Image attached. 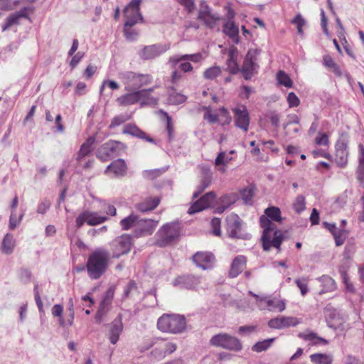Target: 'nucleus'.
I'll use <instances>...</instances> for the list:
<instances>
[{
	"label": "nucleus",
	"mask_w": 364,
	"mask_h": 364,
	"mask_svg": "<svg viewBox=\"0 0 364 364\" xmlns=\"http://www.w3.org/2000/svg\"><path fill=\"white\" fill-rule=\"evenodd\" d=\"M261 301L264 302L267 309L270 311L281 312L285 309V303L281 300L264 298Z\"/></svg>",
	"instance_id": "c756f323"
},
{
	"label": "nucleus",
	"mask_w": 364,
	"mask_h": 364,
	"mask_svg": "<svg viewBox=\"0 0 364 364\" xmlns=\"http://www.w3.org/2000/svg\"><path fill=\"white\" fill-rule=\"evenodd\" d=\"M247 258L243 255L236 257L232 263L229 275L234 278L237 277L246 267Z\"/></svg>",
	"instance_id": "a878e982"
},
{
	"label": "nucleus",
	"mask_w": 364,
	"mask_h": 364,
	"mask_svg": "<svg viewBox=\"0 0 364 364\" xmlns=\"http://www.w3.org/2000/svg\"><path fill=\"white\" fill-rule=\"evenodd\" d=\"M308 279L306 278H301V279H296L295 280V284L299 287V289L301 291V294L302 296H304L308 292Z\"/></svg>",
	"instance_id": "13d9d810"
},
{
	"label": "nucleus",
	"mask_w": 364,
	"mask_h": 364,
	"mask_svg": "<svg viewBox=\"0 0 364 364\" xmlns=\"http://www.w3.org/2000/svg\"><path fill=\"white\" fill-rule=\"evenodd\" d=\"M287 101L288 102L289 107H297L300 105V100L296 96V95L291 92L288 94L287 97Z\"/></svg>",
	"instance_id": "052dcab7"
},
{
	"label": "nucleus",
	"mask_w": 364,
	"mask_h": 364,
	"mask_svg": "<svg viewBox=\"0 0 364 364\" xmlns=\"http://www.w3.org/2000/svg\"><path fill=\"white\" fill-rule=\"evenodd\" d=\"M277 80L278 84L285 87L291 88L293 86V81L289 75L284 70H279L277 73Z\"/></svg>",
	"instance_id": "e433bc0d"
},
{
	"label": "nucleus",
	"mask_w": 364,
	"mask_h": 364,
	"mask_svg": "<svg viewBox=\"0 0 364 364\" xmlns=\"http://www.w3.org/2000/svg\"><path fill=\"white\" fill-rule=\"evenodd\" d=\"M235 126L246 133L249 131L250 124V116L247 107L244 105H238L232 108Z\"/></svg>",
	"instance_id": "6e6552de"
},
{
	"label": "nucleus",
	"mask_w": 364,
	"mask_h": 364,
	"mask_svg": "<svg viewBox=\"0 0 364 364\" xmlns=\"http://www.w3.org/2000/svg\"><path fill=\"white\" fill-rule=\"evenodd\" d=\"M180 279L188 289H194L200 283L198 278L192 276L181 277Z\"/></svg>",
	"instance_id": "a18cd8bd"
},
{
	"label": "nucleus",
	"mask_w": 364,
	"mask_h": 364,
	"mask_svg": "<svg viewBox=\"0 0 364 364\" xmlns=\"http://www.w3.org/2000/svg\"><path fill=\"white\" fill-rule=\"evenodd\" d=\"M193 262L203 269L212 267L215 262L213 253L208 252H198L193 256Z\"/></svg>",
	"instance_id": "a211bd4d"
},
{
	"label": "nucleus",
	"mask_w": 364,
	"mask_h": 364,
	"mask_svg": "<svg viewBox=\"0 0 364 364\" xmlns=\"http://www.w3.org/2000/svg\"><path fill=\"white\" fill-rule=\"evenodd\" d=\"M122 133L124 134H129L133 136H136L139 139H142L146 140L148 142L155 144V140L147 135L144 132L140 129L136 124H126L122 130Z\"/></svg>",
	"instance_id": "412c9836"
},
{
	"label": "nucleus",
	"mask_w": 364,
	"mask_h": 364,
	"mask_svg": "<svg viewBox=\"0 0 364 364\" xmlns=\"http://www.w3.org/2000/svg\"><path fill=\"white\" fill-rule=\"evenodd\" d=\"M180 225L177 223L164 225L156 234V245L164 247L171 245L180 236Z\"/></svg>",
	"instance_id": "20e7f679"
},
{
	"label": "nucleus",
	"mask_w": 364,
	"mask_h": 364,
	"mask_svg": "<svg viewBox=\"0 0 364 364\" xmlns=\"http://www.w3.org/2000/svg\"><path fill=\"white\" fill-rule=\"evenodd\" d=\"M228 58L227 59V66L229 72L232 74H236L240 71L237 63L238 50L232 46L228 52Z\"/></svg>",
	"instance_id": "393cba45"
},
{
	"label": "nucleus",
	"mask_w": 364,
	"mask_h": 364,
	"mask_svg": "<svg viewBox=\"0 0 364 364\" xmlns=\"http://www.w3.org/2000/svg\"><path fill=\"white\" fill-rule=\"evenodd\" d=\"M310 359L314 364H331L333 358L331 355L315 353L310 355Z\"/></svg>",
	"instance_id": "c9c22d12"
},
{
	"label": "nucleus",
	"mask_w": 364,
	"mask_h": 364,
	"mask_svg": "<svg viewBox=\"0 0 364 364\" xmlns=\"http://www.w3.org/2000/svg\"><path fill=\"white\" fill-rule=\"evenodd\" d=\"M187 100V97L181 93L176 91L171 92L167 99L169 105H178L184 103Z\"/></svg>",
	"instance_id": "4c0bfd02"
},
{
	"label": "nucleus",
	"mask_w": 364,
	"mask_h": 364,
	"mask_svg": "<svg viewBox=\"0 0 364 364\" xmlns=\"http://www.w3.org/2000/svg\"><path fill=\"white\" fill-rule=\"evenodd\" d=\"M96 139L95 136H89L85 141L80 146L79 151L77 153L76 161L80 162L86 156H89L94 149V144Z\"/></svg>",
	"instance_id": "5701e85b"
},
{
	"label": "nucleus",
	"mask_w": 364,
	"mask_h": 364,
	"mask_svg": "<svg viewBox=\"0 0 364 364\" xmlns=\"http://www.w3.org/2000/svg\"><path fill=\"white\" fill-rule=\"evenodd\" d=\"M211 232L213 235L220 237L222 235L221 232V220L218 218H213L210 222Z\"/></svg>",
	"instance_id": "09e8293b"
},
{
	"label": "nucleus",
	"mask_w": 364,
	"mask_h": 364,
	"mask_svg": "<svg viewBox=\"0 0 364 364\" xmlns=\"http://www.w3.org/2000/svg\"><path fill=\"white\" fill-rule=\"evenodd\" d=\"M293 208L295 212L300 213L306 208V199L302 195L296 196L294 202L293 203Z\"/></svg>",
	"instance_id": "49530a36"
},
{
	"label": "nucleus",
	"mask_w": 364,
	"mask_h": 364,
	"mask_svg": "<svg viewBox=\"0 0 364 364\" xmlns=\"http://www.w3.org/2000/svg\"><path fill=\"white\" fill-rule=\"evenodd\" d=\"M141 0H132L124 10L126 18L125 26L132 27L139 21L143 22V17L140 13Z\"/></svg>",
	"instance_id": "1a4fd4ad"
},
{
	"label": "nucleus",
	"mask_w": 364,
	"mask_h": 364,
	"mask_svg": "<svg viewBox=\"0 0 364 364\" xmlns=\"http://www.w3.org/2000/svg\"><path fill=\"white\" fill-rule=\"evenodd\" d=\"M323 64L329 70L332 71L336 75L341 76L342 72L338 65L333 60V58L326 54L323 56Z\"/></svg>",
	"instance_id": "7c9ffc66"
},
{
	"label": "nucleus",
	"mask_w": 364,
	"mask_h": 364,
	"mask_svg": "<svg viewBox=\"0 0 364 364\" xmlns=\"http://www.w3.org/2000/svg\"><path fill=\"white\" fill-rule=\"evenodd\" d=\"M127 171V166L124 159H118L112 161L105 169L107 174L112 173L114 176H124Z\"/></svg>",
	"instance_id": "aec40b11"
},
{
	"label": "nucleus",
	"mask_w": 364,
	"mask_h": 364,
	"mask_svg": "<svg viewBox=\"0 0 364 364\" xmlns=\"http://www.w3.org/2000/svg\"><path fill=\"white\" fill-rule=\"evenodd\" d=\"M159 53L160 52L159 48L155 45H152L149 46H146L143 49L141 52V57L144 59H151L158 56Z\"/></svg>",
	"instance_id": "ea45409f"
},
{
	"label": "nucleus",
	"mask_w": 364,
	"mask_h": 364,
	"mask_svg": "<svg viewBox=\"0 0 364 364\" xmlns=\"http://www.w3.org/2000/svg\"><path fill=\"white\" fill-rule=\"evenodd\" d=\"M182 58H184L186 60L197 63L203 61L204 60V56L200 53H196L193 54L183 55Z\"/></svg>",
	"instance_id": "4d7b16f0"
},
{
	"label": "nucleus",
	"mask_w": 364,
	"mask_h": 364,
	"mask_svg": "<svg viewBox=\"0 0 364 364\" xmlns=\"http://www.w3.org/2000/svg\"><path fill=\"white\" fill-rule=\"evenodd\" d=\"M28 8H23L19 11L10 14L5 20L4 24H2V31H6L11 26L14 25H18L20 23V19L22 18H28Z\"/></svg>",
	"instance_id": "6ab92c4d"
},
{
	"label": "nucleus",
	"mask_w": 364,
	"mask_h": 364,
	"mask_svg": "<svg viewBox=\"0 0 364 364\" xmlns=\"http://www.w3.org/2000/svg\"><path fill=\"white\" fill-rule=\"evenodd\" d=\"M291 23L296 26L298 33L299 35H303L304 32L302 27L305 25V21L301 14L296 15L295 18L291 21Z\"/></svg>",
	"instance_id": "bf43d9fd"
},
{
	"label": "nucleus",
	"mask_w": 364,
	"mask_h": 364,
	"mask_svg": "<svg viewBox=\"0 0 364 364\" xmlns=\"http://www.w3.org/2000/svg\"><path fill=\"white\" fill-rule=\"evenodd\" d=\"M128 93L121 95L117 99L120 106H129L139 103L138 90L128 91Z\"/></svg>",
	"instance_id": "c85d7f7f"
},
{
	"label": "nucleus",
	"mask_w": 364,
	"mask_h": 364,
	"mask_svg": "<svg viewBox=\"0 0 364 364\" xmlns=\"http://www.w3.org/2000/svg\"><path fill=\"white\" fill-rule=\"evenodd\" d=\"M124 85V90H141L143 87L150 85L154 80L151 74H143L133 71H126L120 75Z\"/></svg>",
	"instance_id": "7ed1b4c3"
},
{
	"label": "nucleus",
	"mask_w": 364,
	"mask_h": 364,
	"mask_svg": "<svg viewBox=\"0 0 364 364\" xmlns=\"http://www.w3.org/2000/svg\"><path fill=\"white\" fill-rule=\"evenodd\" d=\"M227 17L228 20L223 25V31L235 43L237 44L239 43V28L233 21V18H235V12L232 9H229Z\"/></svg>",
	"instance_id": "4468645a"
},
{
	"label": "nucleus",
	"mask_w": 364,
	"mask_h": 364,
	"mask_svg": "<svg viewBox=\"0 0 364 364\" xmlns=\"http://www.w3.org/2000/svg\"><path fill=\"white\" fill-rule=\"evenodd\" d=\"M274 340V338H269L259 341L252 347V350L257 353L264 351L270 347Z\"/></svg>",
	"instance_id": "37998d69"
},
{
	"label": "nucleus",
	"mask_w": 364,
	"mask_h": 364,
	"mask_svg": "<svg viewBox=\"0 0 364 364\" xmlns=\"http://www.w3.org/2000/svg\"><path fill=\"white\" fill-rule=\"evenodd\" d=\"M23 217V213H21L18 217L16 216V212L11 211L10 218H9V228L11 230H14L17 225H19L22 218Z\"/></svg>",
	"instance_id": "864d4df0"
},
{
	"label": "nucleus",
	"mask_w": 364,
	"mask_h": 364,
	"mask_svg": "<svg viewBox=\"0 0 364 364\" xmlns=\"http://www.w3.org/2000/svg\"><path fill=\"white\" fill-rule=\"evenodd\" d=\"M161 197H149L136 204V209L141 213L149 212L154 210L161 203Z\"/></svg>",
	"instance_id": "4be33fe9"
},
{
	"label": "nucleus",
	"mask_w": 364,
	"mask_h": 364,
	"mask_svg": "<svg viewBox=\"0 0 364 364\" xmlns=\"http://www.w3.org/2000/svg\"><path fill=\"white\" fill-rule=\"evenodd\" d=\"M13 9L11 0H0V16L3 12Z\"/></svg>",
	"instance_id": "774afa93"
},
{
	"label": "nucleus",
	"mask_w": 364,
	"mask_h": 364,
	"mask_svg": "<svg viewBox=\"0 0 364 364\" xmlns=\"http://www.w3.org/2000/svg\"><path fill=\"white\" fill-rule=\"evenodd\" d=\"M339 272L341 274L343 282L345 284L347 290L350 292H354L355 289L353 284L351 283L350 278L348 275L347 270L343 268H341L340 269Z\"/></svg>",
	"instance_id": "8fccbe9b"
},
{
	"label": "nucleus",
	"mask_w": 364,
	"mask_h": 364,
	"mask_svg": "<svg viewBox=\"0 0 364 364\" xmlns=\"http://www.w3.org/2000/svg\"><path fill=\"white\" fill-rule=\"evenodd\" d=\"M137 291L138 288L136 282L134 281H130L124 288V297L128 298L132 294L137 293Z\"/></svg>",
	"instance_id": "5fc2aeb1"
},
{
	"label": "nucleus",
	"mask_w": 364,
	"mask_h": 364,
	"mask_svg": "<svg viewBox=\"0 0 364 364\" xmlns=\"http://www.w3.org/2000/svg\"><path fill=\"white\" fill-rule=\"evenodd\" d=\"M186 320H158V328L163 332L177 333L186 328Z\"/></svg>",
	"instance_id": "dca6fc26"
},
{
	"label": "nucleus",
	"mask_w": 364,
	"mask_h": 364,
	"mask_svg": "<svg viewBox=\"0 0 364 364\" xmlns=\"http://www.w3.org/2000/svg\"><path fill=\"white\" fill-rule=\"evenodd\" d=\"M299 336L305 341H309V345H311V346L327 345L328 343L327 340L317 336L316 334L314 333H301L299 334Z\"/></svg>",
	"instance_id": "2f4dec72"
},
{
	"label": "nucleus",
	"mask_w": 364,
	"mask_h": 364,
	"mask_svg": "<svg viewBox=\"0 0 364 364\" xmlns=\"http://www.w3.org/2000/svg\"><path fill=\"white\" fill-rule=\"evenodd\" d=\"M15 242L13 235L7 233L2 242V250L6 254H11L14 248Z\"/></svg>",
	"instance_id": "58836bf2"
},
{
	"label": "nucleus",
	"mask_w": 364,
	"mask_h": 364,
	"mask_svg": "<svg viewBox=\"0 0 364 364\" xmlns=\"http://www.w3.org/2000/svg\"><path fill=\"white\" fill-rule=\"evenodd\" d=\"M297 323L293 320H269L268 326L271 328L282 329L289 326H295Z\"/></svg>",
	"instance_id": "72a5a7b5"
},
{
	"label": "nucleus",
	"mask_w": 364,
	"mask_h": 364,
	"mask_svg": "<svg viewBox=\"0 0 364 364\" xmlns=\"http://www.w3.org/2000/svg\"><path fill=\"white\" fill-rule=\"evenodd\" d=\"M262 233L260 238L262 247L264 251H269L272 248L281 251V245L284 240L283 231L279 230L274 223H270L264 217L261 220Z\"/></svg>",
	"instance_id": "f257e3e1"
},
{
	"label": "nucleus",
	"mask_w": 364,
	"mask_h": 364,
	"mask_svg": "<svg viewBox=\"0 0 364 364\" xmlns=\"http://www.w3.org/2000/svg\"><path fill=\"white\" fill-rule=\"evenodd\" d=\"M211 183V176L210 174L205 175L201 179L200 185L198 186V191L193 193V198H196L199 195L207 188Z\"/></svg>",
	"instance_id": "79ce46f5"
},
{
	"label": "nucleus",
	"mask_w": 364,
	"mask_h": 364,
	"mask_svg": "<svg viewBox=\"0 0 364 364\" xmlns=\"http://www.w3.org/2000/svg\"><path fill=\"white\" fill-rule=\"evenodd\" d=\"M222 73L219 66H213L206 69L203 73V77L207 80H214Z\"/></svg>",
	"instance_id": "c03bdc74"
},
{
	"label": "nucleus",
	"mask_w": 364,
	"mask_h": 364,
	"mask_svg": "<svg viewBox=\"0 0 364 364\" xmlns=\"http://www.w3.org/2000/svg\"><path fill=\"white\" fill-rule=\"evenodd\" d=\"M139 221V217L136 215L131 214L128 217L122 219L120 221V225L124 230H127L132 228L137 227V223Z\"/></svg>",
	"instance_id": "f704fd0d"
},
{
	"label": "nucleus",
	"mask_w": 364,
	"mask_h": 364,
	"mask_svg": "<svg viewBox=\"0 0 364 364\" xmlns=\"http://www.w3.org/2000/svg\"><path fill=\"white\" fill-rule=\"evenodd\" d=\"M151 355L157 360H161L166 357L165 351L161 344L151 351Z\"/></svg>",
	"instance_id": "69168bd1"
},
{
	"label": "nucleus",
	"mask_w": 364,
	"mask_h": 364,
	"mask_svg": "<svg viewBox=\"0 0 364 364\" xmlns=\"http://www.w3.org/2000/svg\"><path fill=\"white\" fill-rule=\"evenodd\" d=\"M315 143L317 145L328 146L329 139L328 136L325 133L319 132L315 138Z\"/></svg>",
	"instance_id": "e2e57ef3"
},
{
	"label": "nucleus",
	"mask_w": 364,
	"mask_h": 364,
	"mask_svg": "<svg viewBox=\"0 0 364 364\" xmlns=\"http://www.w3.org/2000/svg\"><path fill=\"white\" fill-rule=\"evenodd\" d=\"M358 179L361 183H364V146L362 144L358 145Z\"/></svg>",
	"instance_id": "473e14b6"
},
{
	"label": "nucleus",
	"mask_w": 364,
	"mask_h": 364,
	"mask_svg": "<svg viewBox=\"0 0 364 364\" xmlns=\"http://www.w3.org/2000/svg\"><path fill=\"white\" fill-rule=\"evenodd\" d=\"M158 224L159 220H154L152 219H139L137 227L134 230V234L136 237L150 235L154 232Z\"/></svg>",
	"instance_id": "f3484780"
},
{
	"label": "nucleus",
	"mask_w": 364,
	"mask_h": 364,
	"mask_svg": "<svg viewBox=\"0 0 364 364\" xmlns=\"http://www.w3.org/2000/svg\"><path fill=\"white\" fill-rule=\"evenodd\" d=\"M108 338L112 344H116L119 338V336L123 331V324L121 320H114L108 325Z\"/></svg>",
	"instance_id": "b1692460"
},
{
	"label": "nucleus",
	"mask_w": 364,
	"mask_h": 364,
	"mask_svg": "<svg viewBox=\"0 0 364 364\" xmlns=\"http://www.w3.org/2000/svg\"><path fill=\"white\" fill-rule=\"evenodd\" d=\"M129 119V117H128L127 115L119 114V115L115 116L112 119V120L109 126V128L113 129L116 127H119L121 124L126 122L127 121H128Z\"/></svg>",
	"instance_id": "603ef678"
},
{
	"label": "nucleus",
	"mask_w": 364,
	"mask_h": 364,
	"mask_svg": "<svg viewBox=\"0 0 364 364\" xmlns=\"http://www.w3.org/2000/svg\"><path fill=\"white\" fill-rule=\"evenodd\" d=\"M204 119L210 124L219 122L218 114L213 113L210 107L205 108Z\"/></svg>",
	"instance_id": "6e6d98bb"
},
{
	"label": "nucleus",
	"mask_w": 364,
	"mask_h": 364,
	"mask_svg": "<svg viewBox=\"0 0 364 364\" xmlns=\"http://www.w3.org/2000/svg\"><path fill=\"white\" fill-rule=\"evenodd\" d=\"M178 4L185 7L188 13H191L195 9V0H176Z\"/></svg>",
	"instance_id": "0e129e2a"
},
{
	"label": "nucleus",
	"mask_w": 364,
	"mask_h": 364,
	"mask_svg": "<svg viewBox=\"0 0 364 364\" xmlns=\"http://www.w3.org/2000/svg\"><path fill=\"white\" fill-rule=\"evenodd\" d=\"M107 220L108 218L107 216L100 215L97 212L85 210L77 217L75 223L76 227L80 228L85 223L90 226H95L102 224Z\"/></svg>",
	"instance_id": "9b49d317"
},
{
	"label": "nucleus",
	"mask_w": 364,
	"mask_h": 364,
	"mask_svg": "<svg viewBox=\"0 0 364 364\" xmlns=\"http://www.w3.org/2000/svg\"><path fill=\"white\" fill-rule=\"evenodd\" d=\"M263 217L266 218L270 223H274V222L281 223L282 222L281 210L278 207L270 206L264 210V215H261L259 218L260 225L261 220Z\"/></svg>",
	"instance_id": "bb28decb"
},
{
	"label": "nucleus",
	"mask_w": 364,
	"mask_h": 364,
	"mask_svg": "<svg viewBox=\"0 0 364 364\" xmlns=\"http://www.w3.org/2000/svg\"><path fill=\"white\" fill-rule=\"evenodd\" d=\"M139 103L141 106H155L158 104L159 97L149 95L148 90H138Z\"/></svg>",
	"instance_id": "cd10ccee"
},
{
	"label": "nucleus",
	"mask_w": 364,
	"mask_h": 364,
	"mask_svg": "<svg viewBox=\"0 0 364 364\" xmlns=\"http://www.w3.org/2000/svg\"><path fill=\"white\" fill-rule=\"evenodd\" d=\"M210 343L213 346L236 352L242 349L240 341L228 333H219L213 336L210 340Z\"/></svg>",
	"instance_id": "0eeeda50"
},
{
	"label": "nucleus",
	"mask_w": 364,
	"mask_h": 364,
	"mask_svg": "<svg viewBox=\"0 0 364 364\" xmlns=\"http://www.w3.org/2000/svg\"><path fill=\"white\" fill-rule=\"evenodd\" d=\"M259 53L258 49L248 50L241 68V73L245 80H250L253 75L255 70L258 67L256 63Z\"/></svg>",
	"instance_id": "9d476101"
},
{
	"label": "nucleus",
	"mask_w": 364,
	"mask_h": 364,
	"mask_svg": "<svg viewBox=\"0 0 364 364\" xmlns=\"http://www.w3.org/2000/svg\"><path fill=\"white\" fill-rule=\"evenodd\" d=\"M124 33L126 38L129 41H134L137 36V32L132 29V27L126 26L124 27Z\"/></svg>",
	"instance_id": "338daca9"
},
{
	"label": "nucleus",
	"mask_w": 364,
	"mask_h": 364,
	"mask_svg": "<svg viewBox=\"0 0 364 364\" xmlns=\"http://www.w3.org/2000/svg\"><path fill=\"white\" fill-rule=\"evenodd\" d=\"M219 122L222 125H228L230 123L232 118L230 115L228 110L223 107L219 109Z\"/></svg>",
	"instance_id": "de8ad7c7"
},
{
	"label": "nucleus",
	"mask_w": 364,
	"mask_h": 364,
	"mask_svg": "<svg viewBox=\"0 0 364 364\" xmlns=\"http://www.w3.org/2000/svg\"><path fill=\"white\" fill-rule=\"evenodd\" d=\"M133 238L130 235L122 234L112 240L109 245L112 258H119L127 255L133 247Z\"/></svg>",
	"instance_id": "39448f33"
},
{
	"label": "nucleus",
	"mask_w": 364,
	"mask_h": 364,
	"mask_svg": "<svg viewBox=\"0 0 364 364\" xmlns=\"http://www.w3.org/2000/svg\"><path fill=\"white\" fill-rule=\"evenodd\" d=\"M197 18L202 21L204 25L210 29L215 28L218 21L220 20V16L212 13L210 6L206 4L201 6L198 11Z\"/></svg>",
	"instance_id": "ddd939ff"
},
{
	"label": "nucleus",
	"mask_w": 364,
	"mask_h": 364,
	"mask_svg": "<svg viewBox=\"0 0 364 364\" xmlns=\"http://www.w3.org/2000/svg\"><path fill=\"white\" fill-rule=\"evenodd\" d=\"M110 253L102 247L96 248L89 255L86 264L88 276L97 279L106 272L109 267Z\"/></svg>",
	"instance_id": "f03ea898"
},
{
	"label": "nucleus",
	"mask_w": 364,
	"mask_h": 364,
	"mask_svg": "<svg viewBox=\"0 0 364 364\" xmlns=\"http://www.w3.org/2000/svg\"><path fill=\"white\" fill-rule=\"evenodd\" d=\"M127 145L121 141L109 140L101 145L97 152V157L105 162L112 157L119 156L127 149Z\"/></svg>",
	"instance_id": "423d86ee"
},
{
	"label": "nucleus",
	"mask_w": 364,
	"mask_h": 364,
	"mask_svg": "<svg viewBox=\"0 0 364 364\" xmlns=\"http://www.w3.org/2000/svg\"><path fill=\"white\" fill-rule=\"evenodd\" d=\"M159 113L163 114L166 119V130L168 132V138H169V139H172L173 135V131H174L173 124L172 123V119L166 112H165L162 109H160Z\"/></svg>",
	"instance_id": "3c124183"
},
{
	"label": "nucleus",
	"mask_w": 364,
	"mask_h": 364,
	"mask_svg": "<svg viewBox=\"0 0 364 364\" xmlns=\"http://www.w3.org/2000/svg\"><path fill=\"white\" fill-rule=\"evenodd\" d=\"M18 277L22 282L26 284L31 281V272L28 269L21 268L18 272Z\"/></svg>",
	"instance_id": "680f3d73"
},
{
	"label": "nucleus",
	"mask_w": 364,
	"mask_h": 364,
	"mask_svg": "<svg viewBox=\"0 0 364 364\" xmlns=\"http://www.w3.org/2000/svg\"><path fill=\"white\" fill-rule=\"evenodd\" d=\"M348 140L345 139H339L336 144V154L335 161L336 164L341 167H345L348 164Z\"/></svg>",
	"instance_id": "2eb2a0df"
},
{
	"label": "nucleus",
	"mask_w": 364,
	"mask_h": 364,
	"mask_svg": "<svg viewBox=\"0 0 364 364\" xmlns=\"http://www.w3.org/2000/svg\"><path fill=\"white\" fill-rule=\"evenodd\" d=\"M242 220L238 215L230 213L225 219V230L231 238H240Z\"/></svg>",
	"instance_id": "f8f14e48"
},
{
	"label": "nucleus",
	"mask_w": 364,
	"mask_h": 364,
	"mask_svg": "<svg viewBox=\"0 0 364 364\" xmlns=\"http://www.w3.org/2000/svg\"><path fill=\"white\" fill-rule=\"evenodd\" d=\"M215 193L213 191H210L209 193H207L204 196H203L201 198H199V203H202L203 206V210L210 207V205L214 203L215 200Z\"/></svg>",
	"instance_id": "a19ab883"
}]
</instances>
